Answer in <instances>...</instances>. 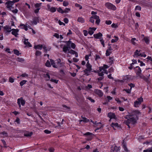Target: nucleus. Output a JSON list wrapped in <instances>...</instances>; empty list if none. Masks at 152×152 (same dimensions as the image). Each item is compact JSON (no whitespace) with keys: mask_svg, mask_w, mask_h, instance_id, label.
I'll return each mask as SVG.
<instances>
[{"mask_svg":"<svg viewBox=\"0 0 152 152\" xmlns=\"http://www.w3.org/2000/svg\"><path fill=\"white\" fill-rule=\"evenodd\" d=\"M140 114V112L138 110H132L131 112L128 113L127 115H125L124 118L127 119L124 121V123L128 126L129 128L130 125H133L137 123L138 117Z\"/></svg>","mask_w":152,"mask_h":152,"instance_id":"obj_1","label":"nucleus"},{"mask_svg":"<svg viewBox=\"0 0 152 152\" xmlns=\"http://www.w3.org/2000/svg\"><path fill=\"white\" fill-rule=\"evenodd\" d=\"M86 68L84 70V72L87 75H88L89 73L91 72L92 70V66L89 63V62L88 61L86 65Z\"/></svg>","mask_w":152,"mask_h":152,"instance_id":"obj_2","label":"nucleus"},{"mask_svg":"<svg viewBox=\"0 0 152 152\" xmlns=\"http://www.w3.org/2000/svg\"><path fill=\"white\" fill-rule=\"evenodd\" d=\"M143 101V98L142 97H140V98L137 99V100H135L134 103V106L135 107H138L141 104L142 102Z\"/></svg>","mask_w":152,"mask_h":152,"instance_id":"obj_3","label":"nucleus"},{"mask_svg":"<svg viewBox=\"0 0 152 152\" xmlns=\"http://www.w3.org/2000/svg\"><path fill=\"white\" fill-rule=\"evenodd\" d=\"M105 6L108 9L112 10H115L117 8L114 5L112 4L109 3L107 2L105 4Z\"/></svg>","mask_w":152,"mask_h":152,"instance_id":"obj_4","label":"nucleus"},{"mask_svg":"<svg viewBox=\"0 0 152 152\" xmlns=\"http://www.w3.org/2000/svg\"><path fill=\"white\" fill-rule=\"evenodd\" d=\"M15 2H15V0L13 1H9L5 3L7 8L9 10H11L12 8V6Z\"/></svg>","mask_w":152,"mask_h":152,"instance_id":"obj_5","label":"nucleus"},{"mask_svg":"<svg viewBox=\"0 0 152 152\" xmlns=\"http://www.w3.org/2000/svg\"><path fill=\"white\" fill-rule=\"evenodd\" d=\"M98 71V75L99 76H103L104 74V73L107 74V70L103 69L102 67H99Z\"/></svg>","mask_w":152,"mask_h":152,"instance_id":"obj_6","label":"nucleus"},{"mask_svg":"<svg viewBox=\"0 0 152 152\" xmlns=\"http://www.w3.org/2000/svg\"><path fill=\"white\" fill-rule=\"evenodd\" d=\"M108 48L106 51L105 54L107 56H109L110 55V54L112 53V51L113 50L110 46V44L108 45Z\"/></svg>","mask_w":152,"mask_h":152,"instance_id":"obj_7","label":"nucleus"},{"mask_svg":"<svg viewBox=\"0 0 152 152\" xmlns=\"http://www.w3.org/2000/svg\"><path fill=\"white\" fill-rule=\"evenodd\" d=\"M120 147H117L116 145H113L111 148V152H118L120 150Z\"/></svg>","mask_w":152,"mask_h":152,"instance_id":"obj_8","label":"nucleus"},{"mask_svg":"<svg viewBox=\"0 0 152 152\" xmlns=\"http://www.w3.org/2000/svg\"><path fill=\"white\" fill-rule=\"evenodd\" d=\"M94 134L92 133L89 132H87L84 134V136H89L87 138V140H91L93 138L92 136Z\"/></svg>","mask_w":152,"mask_h":152,"instance_id":"obj_9","label":"nucleus"},{"mask_svg":"<svg viewBox=\"0 0 152 152\" xmlns=\"http://www.w3.org/2000/svg\"><path fill=\"white\" fill-rule=\"evenodd\" d=\"M56 63L58 66L61 67L64 66V63L63 62H61V60L60 58H58L56 60Z\"/></svg>","mask_w":152,"mask_h":152,"instance_id":"obj_10","label":"nucleus"},{"mask_svg":"<svg viewBox=\"0 0 152 152\" xmlns=\"http://www.w3.org/2000/svg\"><path fill=\"white\" fill-rule=\"evenodd\" d=\"M136 68H138V69L136 72V75L137 77H139L140 78H142L141 75V69L139 66L136 67Z\"/></svg>","mask_w":152,"mask_h":152,"instance_id":"obj_11","label":"nucleus"},{"mask_svg":"<svg viewBox=\"0 0 152 152\" xmlns=\"http://www.w3.org/2000/svg\"><path fill=\"white\" fill-rule=\"evenodd\" d=\"M107 116L110 118L111 120L112 119H116V115L114 113L110 112L108 113Z\"/></svg>","mask_w":152,"mask_h":152,"instance_id":"obj_12","label":"nucleus"},{"mask_svg":"<svg viewBox=\"0 0 152 152\" xmlns=\"http://www.w3.org/2000/svg\"><path fill=\"white\" fill-rule=\"evenodd\" d=\"M102 34L100 32H99L97 34H94V37L96 39H101L102 38Z\"/></svg>","mask_w":152,"mask_h":152,"instance_id":"obj_13","label":"nucleus"},{"mask_svg":"<svg viewBox=\"0 0 152 152\" xmlns=\"http://www.w3.org/2000/svg\"><path fill=\"white\" fill-rule=\"evenodd\" d=\"M4 31L6 33H9L12 31L11 28L9 26H6L3 27Z\"/></svg>","mask_w":152,"mask_h":152,"instance_id":"obj_14","label":"nucleus"},{"mask_svg":"<svg viewBox=\"0 0 152 152\" xmlns=\"http://www.w3.org/2000/svg\"><path fill=\"white\" fill-rule=\"evenodd\" d=\"M96 29V28L95 27H90L89 28L88 33L90 35H92Z\"/></svg>","mask_w":152,"mask_h":152,"instance_id":"obj_15","label":"nucleus"},{"mask_svg":"<svg viewBox=\"0 0 152 152\" xmlns=\"http://www.w3.org/2000/svg\"><path fill=\"white\" fill-rule=\"evenodd\" d=\"M12 34L15 36V37H17L18 35V33L19 31V30L17 29H12Z\"/></svg>","mask_w":152,"mask_h":152,"instance_id":"obj_16","label":"nucleus"},{"mask_svg":"<svg viewBox=\"0 0 152 152\" xmlns=\"http://www.w3.org/2000/svg\"><path fill=\"white\" fill-rule=\"evenodd\" d=\"M140 51H138V50H136L134 53L133 56L134 57H137L139 56H141V53H140Z\"/></svg>","mask_w":152,"mask_h":152,"instance_id":"obj_17","label":"nucleus"},{"mask_svg":"<svg viewBox=\"0 0 152 152\" xmlns=\"http://www.w3.org/2000/svg\"><path fill=\"white\" fill-rule=\"evenodd\" d=\"M95 92L100 97L102 96L103 95V92L99 90H95Z\"/></svg>","mask_w":152,"mask_h":152,"instance_id":"obj_18","label":"nucleus"},{"mask_svg":"<svg viewBox=\"0 0 152 152\" xmlns=\"http://www.w3.org/2000/svg\"><path fill=\"white\" fill-rule=\"evenodd\" d=\"M122 147L124 149V150L126 152H128L129 151L128 150L126 146V143L124 141V140H123V142L122 143Z\"/></svg>","mask_w":152,"mask_h":152,"instance_id":"obj_19","label":"nucleus"},{"mask_svg":"<svg viewBox=\"0 0 152 152\" xmlns=\"http://www.w3.org/2000/svg\"><path fill=\"white\" fill-rule=\"evenodd\" d=\"M94 17L95 18V19L96 20L95 22L96 24L97 25H99L100 22V20L99 16L96 15Z\"/></svg>","mask_w":152,"mask_h":152,"instance_id":"obj_20","label":"nucleus"},{"mask_svg":"<svg viewBox=\"0 0 152 152\" xmlns=\"http://www.w3.org/2000/svg\"><path fill=\"white\" fill-rule=\"evenodd\" d=\"M77 21L78 22L82 23H84L85 22V19L81 17H78L77 18Z\"/></svg>","mask_w":152,"mask_h":152,"instance_id":"obj_21","label":"nucleus"},{"mask_svg":"<svg viewBox=\"0 0 152 152\" xmlns=\"http://www.w3.org/2000/svg\"><path fill=\"white\" fill-rule=\"evenodd\" d=\"M28 39H25L24 42V43L25 45H26V46L29 47H31L32 45L30 43L28 42Z\"/></svg>","mask_w":152,"mask_h":152,"instance_id":"obj_22","label":"nucleus"},{"mask_svg":"<svg viewBox=\"0 0 152 152\" xmlns=\"http://www.w3.org/2000/svg\"><path fill=\"white\" fill-rule=\"evenodd\" d=\"M111 126L114 129H115V128H117L119 127V124L117 123H112L111 124Z\"/></svg>","mask_w":152,"mask_h":152,"instance_id":"obj_23","label":"nucleus"},{"mask_svg":"<svg viewBox=\"0 0 152 152\" xmlns=\"http://www.w3.org/2000/svg\"><path fill=\"white\" fill-rule=\"evenodd\" d=\"M18 99H20L19 100V102H20V103L21 104V105L23 106H24L25 104V100L23 99V98L22 97H21L20 98H19Z\"/></svg>","mask_w":152,"mask_h":152,"instance_id":"obj_24","label":"nucleus"},{"mask_svg":"<svg viewBox=\"0 0 152 152\" xmlns=\"http://www.w3.org/2000/svg\"><path fill=\"white\" fill-rule=\"evenodd\" d=\"M50 62L53 67L55 68H58V66L57 65L55 64L54 61L52 59H50Z\"/></svg>","mask_w":152,"mask_h":152,"instance_id":"obj_25","label":"nucleus"},{"mask_svg":"<svg viewBox=\"0 0 152 152\" xmlns=\"http://www.w3.org/2000/svg\"><path fill=\"white\" fill-rule=\"evenodd\" d=\"M38 19L37 18H35L33 19L32 21H31L30 22L32 24L36 25L37 23Z\"/></svg>","mask_w":152,"mask_h":152,"instance_id":"obj_26","label":"nucleus"},{"mask_svg":"<svg viewBox=\"0 0 152 152\" xmlns=\"http://www.w3.org/2000/svg\"><path fill=\"white\" fill-rule=\"evenodd\" d=\"M48 9L50 11V12H54L56 11V9L55 7H50L49 6V7H48Z\"/></svg>","mask_w":152,"mask_h":152,"instance_id":"obj_27","label":"nucleus"},{"mask_svg":"<svg viewBox=\"0 0 152 152\" xmlns=\"http://www.w3.org/2000/svg\"><path fill=\"white\" fill-rule=\"evenodd\" d=\"M1 137H5L8 136L7 133L5 132H3L0 133Z\"/></svg>","mask_w":152,"mask_h":152,"instance_id":"obj_28","label":"nucleus"},{"mask_svg":"<svg viewBox=\"0 0 152 152\" xmlns=\"http://www.w3.org/2000/svg\"><path fill=\"white\" fill-rule=\"evenodd\" d=\"M96 15H93L91 17L89 18V21L93 23H94V19H95V17Z\"/></svg>","mask_w":152,"mask_h":152,"instance_id":"obj_29","label":"nucleus"},{"mask_svg":"<svg viewBox=\"0 0 152 152\" xmlns=\"http://www.w3.org/2000/svg\"><path fill=\"white\" fill-rule=\"evenodd\" d=\"M115 38V39H112L111 40V43H114L117 42L119 39L118 37L116 36H115L114 37Z\"/></svg>","mask_w":152,"mask_h":152,"instance_id":"obj_30","label":"nucleus"},{"mask_svg":"<svg viewBox=\"0 0 152 152\" xmlns=\"http://www.w3.org/2000/svg\"><path fill=\"white\" fill-rule=\"evenodd\" d=\"M137 41L138 40L135 38H133L131 39V43L134 45H135L136 44V42L135 41Z\"/></svg>","mask_w":152,"mask_h":152,"instance_id":"obj_31","label":"nucleus"},{"mask_svg":"<svg viewBox=\"0 0 152 152\" xmlns=\"http://www.w3.org/2000/svg\"><path fill=\"white\" fill-rule=\"evenodd\" d=\"M33 133L32 132H27L24 134V135L26 137H30L32 135Z\"/></svg>","mask_w":152,"mask_h":152,"instance_id":"obj_32","label":"nucleus"},{"mask_svg":"<svg viewBox=\"0 0 152 152\" xmlns=\"http://www.w3.org/2000/svg\"><path fill=\"white\" fill-rule=\"evenodd\" d=\"M42 45H37L34 46V48L35 49H38L39 50H41L42 48Z\"/></svg>","mask_w":152,"mask_h":152,"instance_id":"obj_33","label":"nucleus"},{"mask_svg":"<svg viewBox=\"0 0 152 152\" xmlns=\"http://www.w3.org/2000/svg\"><path fill=\"white\" fill-rule=\"evenodd\" d=\"M63 51L65 53H66L69 49V48L66 46H64L63 48Z\"/></svg>","mask_w":152,"mask_h":152,"instance_id":"obj_34","label":"nucleus"},{"mask_svg":"<svg viewBox=\"0 0 152 152\" xmlns=\"http://www.w3.org/2000/svg\"><path fill=\"white\" fill-rule=\"evenodd\" d=\"M82 119L80 120V122H87L89 121V120L87 119L85 117L82 118Z\"/></svg>","mask_w":152,"mask_h":152,"instance_id":"obj_35","label":"nucleus"},{"mask_svg":"<svg viewBox=\"0 0 152 152\" xmlns=\"http://www.w3.org/2000/svg\"><path fill=\"white\" fill-rule=\"evenodd\" d=\"M144 40L147 44H148L149 42V40L148 37H144L143 38Z\"/></svg>","mask_w":152,"mask_h":152,"instance_id":"obj_36","label":"nucleus"},{"mask_svg":"<svg viewBox=\"0 0 152 152\" xmlns=\"http://www.w3.org/2000/svg\"><path fill=\"white\" fill-rule=\"evenodd\" d=\"M91 56V54H89L88 55H86L85 56V59L86 61H89L88 59H89V57Z\"/></svg>","mask_w":152,"mask_h":152,"instance_id":"obj_37","label":"nucleus"},{"mask_svg":"<svg viewBox=\"0 0 152 152\" xmlns=\"http://www.w3.org/2000/svg\"><path fill=\"white\" fill-rule=\"evenodd\" d=\"M14 53L17 56H19V55L20 54V52L16 49H14Z\"/></svg>","mask_w":152,"mask_h":152,"instance_id":"obj_38","label":"nucleus"},{"mask_svg":"<svg viewBox=\"0 0 152 152\" xmlns=\"http://www.w3.org/2000/svg\"><path fill=\"white\" fill-rule=\"evenodd\" d=\"M100 41L104 47H105V44L104 43V41L102 38H101L100 39Z\"/></svg>","mask_w":152,"mask_h":152,"instance_id":"obj_39","label":"nucleus"},{"mask_svg":"<svg viewBox=\"0 0 152 152\" xmlns=\"http://www.w3.org/2000/svg\"><path fill=\"white\" fill-rule=\"evenodd\" d=\"M109 62L110 64H112L113 63V57H110L109 58Z\"/></svg>","mask_w":152,"mask_h":152,"instance_id":"obj_40","label":"nucleus"},{"mask_svg":"<svg viewBox=\"0 0 152 152\" xmlns=\"http://www.w3.org/2000/svg\"><path fill=\"white\" fill-rule=\"evenodd\" d=\"M70 10V9L69 8H66L64 10H63V13H68Z\"/></svg>","mask_w":152,"mask_h":152,"instance_id":"obj_41","label":"nucleus"},{"mask_svg":"<svg viewBox=\"0 0 152 152\" xmlns=\"http://www.w3.org/2000/svg\"><path fill=\"white\" fill-rule=\"evenodd\" d=\"M26 82L27 81L26 80H23L21 81L20 83V86H23V85L26 83Z\"/></svg>","mask_w":152,"mask_h":152,"instance_id":"obj_42","label":"nucleus"},{"mask_svg":"<svg viewBox=\"0 0 152 152\" xmlns=\"http://www.w3.org/2000/svg\"><path fill=\"white\" fill-rule=\"evenodd\" d=\"M63 4L64 6L66 7L68 5L69 3L67 1H64L63 2Z\"/></svg>","mask_w":152,"mask_h":152,"instance_id":"obj_43","label":"nucleus"},{"mask_svg":"<svg viewBox=\"0 0 152 152\" xmlns=\"http://www.w3.org/2000/svg\"><path fill=\"white\" fill-rule=\"evenodd\" d=\"M45 65L48 67H50L51 66V64L49 60H47L46 64Z\"/></svg>","mask_w":152,"mask_h":152,"instance_id":"obj_44","label":"nucleus"},{"mask_svg":"<svg viewBox=\"0 0 152 152\" xmlns=\"http://www.w3.org/2000/svg\"><path fill=\"white\" fill-rule=\"evenodd\" d=\"M141 10V7L139 6H137L135 7V10L140 11Z\"/></svg>","mask_w":152,"mask_h":152,"instance_id":"obj_45","label":"nucleus"},{"mask_svg":"<svg viewBox=\"0 0 152 152\" xmlns=\"http://www.w3.org/2000/svg\"><path fill=\"white\" fill-rule=\"evenodd\" d=\"M75 6L76 7H79L80 9V10L82 9V6L77 3H76L75 4Z\"/></svg>","mask_w":152,"mask_h":152,"instance_id":"obj_46","label":"nucleus"},{"mask_svg":"<svg viewBox=\"0 0 152 152\" xmlns=\"http://www.w3.org/2000/svg\"><path fill=\"white\" fill-rule=\"evenodd\" d=\"M1 141L3 144L4 147L7 148V144L5 141L4 140H1Z\"/></svg>","mask_w":152,"mask_h":152,"instance_id":"obj_47","label":"nucleus"},{"mask_svg":"<svg viewBox=\"0 0 152 152\" xmlns=\"http://www.w3.org/2000/svg\"><path fill=\"white\" fill-rule=\"evenodd\" d=\"M41 4V3H37L35 4L34 6L36 8H40L39 7Z\"/></svg>","mask_w":152,"mask_h":152,"instance_id":"obj_48","label":"nucleus"},{"mask_svg":"<svg viewBox=\"0 0 152 152\" xmlns=\"http://www.w3.org/2000/svg\"><path fill=\"white\" fill-rule=\"evenodd\" d=\"M41 52L37 50L36 51L35 55L37 56H39L41 55Z\"/></svg>","mask_w":152,"mask_h":152,"instance_id":"obj_49","label":"nucleus"},{"mask_svg":"<svg viewBox=\"0 0 152 152\" xmlns=\"http://www.w3.org/2000/svg\"><path fill=\"white\" fill-rule=\"evenodd\" d=\"M45 77L46 79L47 80H49L50 78V76L48 74H47L45 76Z\"/></svg>","mask_w":152,"mask_h":152,"instance_id":"obj_50","label":"nucleus"},{"mask_svg":"<svg viewBox=\"0 0 152 152\" xmlns=\"http://www.w3.org/2000/svg\"><path fill=\"white\" fill-rule=\"evenodd\" d=\"M7 81V79L4 78H2L1 80H0V83H4L5 82Z\"/></svg>","mask_w":152,"mask_h":152,"instance_id":"obj_51","label":"nucleus"},{"mask_svg":"<svg viewBox=\"0 0 152 152\" xmlns=\"http://www.w3.org/2000/svg\"><path fill=\"white\" fill-rule=\"evenodd\" d=\"M17 61L19 62H22L24 61V59L22 58H17Z\"/></svg>","mask_w":152,"mask_h":152,"instance_id":"obj_52","label":"nucleus"},{"mask_svg":"<svg viewBox=\"0 0 152 152\" xmlns=\"http://www.w3.org/2000/svg\"><path fill=\"white\" fill-rule=\"evenodd\" d=\"M57 11L60 13L62 14L63 13V10L61 7H59L57 9Z\"/></svg>","mask_w":152,"mask_h":152,"instance_id":"obj_53","label":"nucleus"},{"mask_svg":"<svg viewBox=\"0 0 152 152\" xmlns=\"http://www.w3.org/2000/svg\"><path fill=\"white\" fill-rule=\"evenodd\" d=\"M20 76L23 77H28V75L26 73H23Z\"/></svg>","mask_w":152,"mask_h":152,"instance_id":"obj_54","label":"nucleus"},{"mask_svg":"<svg viewBox=\"0 0 152 152\" xmlns=\"http://www.w3.org/2000/svg\"><path fill=\"white\" fill-rule=\"evenodd\" d=\"M83 33L84 35L85 36H86L88 34V31L86 30H83Z\"/></svg>","mask_w":152,"mask_h":152,"instance_id":"obj_55","label":"nucleus"},{"mask_svg":"<svg viewBox=\"0 0 152 152\" xmlns=\"http://www.w3.org/2000/svg\"><path fill=\"white\" fill-rule=\"evenodd\" d=\"M71 46L72 48L74 49L75 48L76 45L74 43H72L71 44Z\"/></svg>","mask_w":152,"mask_h":152,"instance_id":"obj_56","label":"nucleus"},{"mask_svg":"<svg viewBox=\"0 0 152 152\" xmlns=\"http://www.w3.org/2000/svg\"><path fill=\"white\" fill-rule=\"evenodd\" d=\"M112 23V21L110 20H106L105 21V23L108 25H110Z\"/></svg>","mask_w":152,"mask_h":152,"instance_id":"obj_57","label":"nucleus"},{"mask_svg":"<svg viewBox=\"0 0 152 152\" xmlns=\"http://www.w3.org/2000/svg\"><path fill=\"white\" fill-rule=\"evenodd\" d=\"M9 81L11 83H13L14 82V79L10 77L9 78Z\"/></svg>","mask_w":152,"mask_h":152,"instance_id":"obj_58","label":"nucleus"},{"mask_svg":"<svg viewBox=\"0 0 152 152\" xmlns=\"http://www.w3.org/2000/svg\"><path fill=\"white\" fill-rule=\"evenodd\" d=\"M111 26L113 28H116L118 27V26L117 24L113 23L111 25Z\"/></svg>","mask_w":152,"mask_h":152,"instance_id":"obj_59","label":"nucleus"},{"mask_svg":"<svg viewBox=\"0 0 152 152\" xmlns=\"http://www.w3.org/2000/svg\"><path fill=\"white\" fill-rule=\"evenodd\" d=\"M50 81H51L52 82H54L55 83H57L58 82V80H55V79H51V80H50Z\"/></svg>","mask_w":152,"mask_h":152,"instance_id":"obj_60","label":"nucleus"},{"mask_svg":"<svg viewBox=\"0 0 152 152\" xmlns=\"http://www.w3.org/2000/svg\"><path fill=\"white\" fill-rule=\"evenodd\" d=\"M20 26L21 27V28L22 29H24V28L26 27V26L24 24L21 23L20 24Z\"/></svg>","mask_w":152,"mask_h":152,"instance_id":"obj_61","label":"nucleus"},{"mask_svg":"<svg viewBox=\"0 0 152 152\" xmlns=\"http://www.w3.org/2000/svg\"><path fill=\"white\" fill-rule=\"evenodd\" d=\"M76 51H75L72 50H70V52H69V53L71 54H75L76 53Z\"/></svg>","mask_w":152,"mask_h":152,"instance_id":"obj_62","label":"nucleus"},{"mask_svg":"<svg viewBox=\"0 0 152 152\" xmlns=\"http://www.w3.org/2000/svg\"><path fill=\"white\" fill-rule=\"evenodd\" d=\"M87 99L89 100L92 102H94L95 101L94 99H92L90 97H88L87 98Z\"/></svg>","mask_w":152,"mask_h":152,"instance_id":"obj_63","label":"nucleus"},{"mask_svg":"<svg viewBox=\"0 0 152 152\" xmlns=\"http://www.w3.org/2000/svg\"><path fill=\"white\" fill-rule=\"evenodd\" d=\"M53 36L58 39L59 37V35L56 33H55L53 35Z\"/></svg>","mask_w":152,"mask_h":152,"instance_id":"obj_64","label":"nucleus"}]
</instances>
